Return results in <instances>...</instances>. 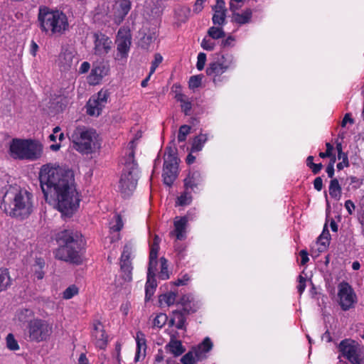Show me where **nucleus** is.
Instances as JSON below:
<instances>
[{"instance_id":"nucleus-1","label":"nucleus","mask_w":364,"mask_h":364,"mask_svg":"<svg viewBox=\"0 0 364 364\" xmlns=\"http://www.w3.org/2000/svg\"><path fill=\"white\" fill-rule=\"evenodd\" d=\"M38 178L47 203L55 205L65 215L70 216L77 210L80 198L73 187L71 171L48 164L41 166Z\"/></svg>"},{"instance_id":"nucleus-2","label":"nucleus","mask_w":364,"mask_h":364,"mask_svg":"<svg viewBox=\"0 0 364 364\" xmlns=\"http://www.w3.org/2000/svg\"><path fill=\"white\" fill-rule=\"evenodd\" d=\"M77 232L64 230L58 233L56 241L58 248L53 251L56 259L79 265L82 262V245Z\"/></svg>"},{"instance_id":"nucleus-3","label":"nucleus","mask_w":364,"mask_h":364,"mask_svg":"<svg viewBox=\"0 0 364 364\" xmlns=\"http://www.w3.org/2000/svg\"><path fill=\"white\" fill-rule=\"evenodd\" d=\"M37 26L41 33L49 36H61L69 28L66 14L57 9L40 6L37 16Z\"/></svg>"},{"instance_id":"nucleus-4","label":"nucleus","mask_w":364,"mask_h":364,"mask_svg":"<svg viewBox=\"0 0 364 364\" xmlns=\"http://www.w3.org/2000/svg\"><path fill=\"white\" fill-rule=\"evenodd\" d=\"M135 152L132 147L125 156L124 167L120 176L118 190L123 198H128L134 191L138 181V164L134 159Z\"/></svg>"},{"instance_id":"nucleus-5","label":"nucleus","mask_w":364,"mask_h":364,"mask_svg":"<svg viewBox=\"0 0 364 364\" xmlns=\"http://www.w3.org/2000/svg\"><path fill=\"white\" fill-rule=\"evenodd\" d=\"M43 148L36 140L12 139L9 148V156L16 160L36 161L42 154Z\"/></svg>"},{"instance_id":"nucleus-6","label":"nucleus","mask_w":364,"mask_h":364,"mask_svg":"<svg viewBox=\"0 0 364 364\" xmlns=\"http://www.w3.org/2000/svg\"><path fill=\"white\" fill-rule=\"evenodd\" d=\"M33 194L26 190L14 188V199L5 211L10 216L23 220L28 218L33 210Z\"/></svg>"},{"instance_id":"nucleus-7","label":"nucleus","mask_w":364,"mask_h":364,"mask_svg":"<svg viewBox=\"0 0 364 364\" xmlns=\"http://www.w3.org/2000/svg\"><path fill=\"white\" fill-rule=\"evenodd\" d=\"M68 135L73 144V149L79 153L89 154L95 151L97 148L96 132L93 129L77 126L72 132L68 133Z\"/></svg>"},{"instance_id":"nucleus-8","label":"nucleus","mask_w":364,"mask_h":364,"mask_svg":"<svg viewBox=\"0 0 364 364\" xmlns=\"http://www.w3.org/2000/svg\"><path fill=\"white\" fill-rule=\"evenodd\" d=\"M218 58L210 62L205 70L206 75L212 78L215 85L225 82L227 78L223 74L229 69L235 66V61L232 54L216 53Z\"/></svg>"},{"instance_id":"nucleus-9","label":"nucleus","mask_w":364,"mask_h":364,"mask_svg":"<svg viewBox=\"0 0 364 364\" xmlns=\"http://www.w3.org/2000/svg\"><path fill=\"white\" fill-rule=\"evenodd\" d=\"M53 333V325L48 321L36 318L26 325L25 335L28 341L40 343L48 340Z\"/></svg>"},{"instance_id":"nucleus-10","label":"nucleus","mask_w":364,"mask_h":364,"mask_svg":"<svg viewBox=\"0 0 364 364\" xmlns=\"http://www.w3.org/2000/svg\"><path fill=\"white\" fill-rule=\"evenodd\" d=\"M357 301V296L353 287L346 282H341L338 286V303L341 309L347 311L354 308Z\"/></svg>"},{"instance_id":"nucleus-11","label":"nucleus","mask_w":364,"mask_h":364,"mask_svg":"<svg viewBox=\"0 0 364 364\" xmlns=\"http://www.w3.org/2000/svg\"><path fill=\"white\" fill-rule=\"evenodd\" d=\"M109 92L101 90L97 95L92 96L87 102V113L90 116H99L107 102Z\"/></svg>"},{"instance_id":"nucleus-12","label":"nucleus","mask_w":364,"mask_h":364,"mask_svg":"<svg viewBox=\"0 0 364 364\" xmlns=\"http://www.w3.org/2000/svg\"><path fill=\"white\" fill-rule=\"evenodd\" d=\"M91 340L96 348L104 350L107 348L109 336L103 323L99 320H95L92 324Z\"/></svg>"},{"instance_id":"nucleus-13","label":"nucleus","mask_w":364,"mask_h":364,"mask_svg":"<svg viewBox=\"0 0 364 364\" xmlns=\"http://www.w3.org/2000/svg\"><path fill=\"white\" fill-rule=\"evenodd\" d=\"M121 277L125 282L132 281L133 266L131 260V251L127 246L124 247L120 257Z\"/></svg>"},{"instance_id":"nucleus-14","label":"nucleus","mask_w":364,"mask_h":364,"mask_svg":"<svg viewBox=\"0 0 364 364\" xmlns=\"http://www.w3.org/2000/svg\"><path fill=\"white\" fill-rule=\"evenodd\" d=\"M92 36L94 53L100 56L107 55L111 50L112 41L110 38L102 32H95Z\"/></svg>"},{"instance_id":"nucleus-15","label":"nucleus","mask_w":364,"mask_h":364,"mask_svg":"<svg viewBox=\"0 0 364 364\" xmlns=\"http://www.w3.org/2000/svg\"><path fill=\"white\" fill-rule=\"evenodd\" d=\"M338 348L342 356L348 361L361 352L358 343L350 338L342 340L338 344Z\"/></svg>"},{"instance_id":"nucleus-16","label":"nucleus","mask_w":364,"mask_h":364,"mask_svg":"<svg viewBox=\"0 0 364 364\" xmlns=\"http://www.w3.org/2000/svg\"><path fill=\"white\" fill-rule=\"evenodd\" d=\"M178 175V161L172 163L164 161L163 166V181L164 183L171 187Z\"/></svg>"},{"instance_id":"nucleus-17","label":"nucleus","mask_w":364,"mask_h":364,"mask_svg":"<svg viewBox=\"0 0 364 364\" xmlns=\"http://www.w3.org/2000/svg\"><path fill=\"white\" fill-rule=\"evenodd\" d=\"M203 183V177L199 171H189L187 176L183 180V186L186 190L196 192Z\"/></svg>"},{"instance_id":"nucleus-18","label":"nucleus","mask_w":364,"mask_h":364,"mask_svg":"<svg viewBox=\"0 0 364 364\" xmlns=\"http://www.w3.org/2000/svg\"><path fill=\"white\" fill-rule=\"evenodd\" d=\"M132 9L130 0H116L114 6V21L120 24Z\"/></svg>"},{"instance_id":"nucleus-19","label":"nucleus","mask_w":364,"mask_h":364,"mask_svg":"<svg viewBox=\"0 0 364 364\" xmlns=\"http://www.w3.org/2000/svg\"><path fill=\"white\" fill-rule=\"evenodd\" d=\"M157 264L151 265L149 264L147 271V279L145 284V301H149L154 294L157 287L155 271Z\"/></svg>"},{"instance_id":"nucleus-20","label":"nucleus","mask_w":364,"mask_h":364,"mask_svg":"<svg viewBox=\"0 0 364 364\" xmlns=\"http://www.w3.org/2000/svg\"><path fill=\"white\" fill-rule=\"evenodd\" d=\"M73 52L70 49L63 50L58 55L57 63L61 71H68L74 66Z\"/></svg>"},{"instance_id":"nucleus-21","label":"nucleus","mask_w":364,"mask_h":364,"mask_svg":"<svg viewBox=\"0 0 364 364\" xmlns=\"http://www.w3.org/2000/svg\"><path fill=\"white\" fill-rule=\"evenodd\" d=\"M135 341L136 346L134 362L137 363L141 360H144L146 355L147 344L145 334L141 331H137Z\"/></svg>"},{"instance_id":"nucleus-22","label":"nucleus","mask_w":364,"mask_h":364,"mask_svg":"<svg viewBox=\"0 0 364 364\" xmlns=\"http://www.w3.org/2000/svg\"><path fill=\"white\" fill-rule=\"evenodd\" d=\"M179 303L183 306L182 310L186 314H194L200 307L199 301L196 300L191 294L183 295L180 299Z\"/></svg>"},{"instance_id":"nucleus-23","label":"nucleus","mask_w":364,"mask_h":364,"mask_svg":"<svg viewBox=\"0 0 364 364\" xmlns=\"http://www.w3.org/2000/svg\"><path fill=\"white\" fill-rule=\"evenodd\" d=\"M188 218L186 216L176 217L174 220V230L171 232V235H175L178 240H183L186 237V229L188 224Z\"/></svg>"},{"instance_id":"nucleus-24","label":"nucleus","mask_w":364,"mask_h":364,"mask_svg":"<svg viewBox=\"0 0 364 364\" xmlns=\"http://www.w3.org/2000/svg\"><path fill=\"white\" fill-rule=\"evenodd\" d=\"M131 38L125 36L117 38V57L116 59L119 60L127 58L130 49Z\"/></svg>"},{"instance_id":"nucleus-25","label":"nucleus","mask_w":364,"mask_h":364,"mask_svg":"<svg viewBox=\"0 0 364 364\" xmlns=\"http://www.w3.org/2000/svg\"><path fill=\"white\" fill-rule=\"evenodd\" d=\"M186 315L187 314L182 309L173 311L169 321L170 326L175 325L177 329L186 331Z\"/></svg>"},{"instance_id":"nucleus-26","label":"nucleus","mask_w":364,"mask_h":364,"mask_svg":"<svg viewBox=\"0 0 364 364\" xmlns=\"http://www.w3.org/2000/svg\"><path fill=\"white\" fill-rule=\"evenodd\" d=\"M164 348L167 353L172 354L175 358L181 355L186 351L182 342L174 338L170 339L169 342L164 346Z\"/></svg>"},{"instance_id":"nucleus-27","label":"nucleus","mask_w":364,"mask_h":364,"mask_svg":"<svg viewBox=\"0 0 364 364\" xmlns=\"http://www.w3.org/2000/svg\"><path fill=\"white\" fill-rule=\"evenodd\" d=\"M213 343L209 337H205L203 341L198 346H194L196 355L198 359H205L206 353L211 350Z\"/></svg>"},{"instance_id":"nucleus-28","label":"nucleus","mask_w":364,"mask_h":364,"mask_svg":"<svg viewBox=\"0 0 364 364\" xmlns=\"http://www.w3.org/2000/svg\"><path fill=\"white\" fill-rule=\"evenodd\" d=\"M46 262L42 257H36L34 264L31 267L33 276L38 280L42 279L45 276Z\"/></svg>"},{"instance_id":"nucleus-29","label":"nucleus","mask_w":364,"mask_h":364,"mask_svg":"<svg viewBox=\"0 0 364 364\" xmlns=\"http://www.w3.org/2000/svg\"><path fill=\"white\" fill-rule=\"evenodd\" d=\"M161 239L158 235H155L152 243L150 245V252L149 257V264L151 265L158 264L157 257L159 250V243Z\"/></svg>"},{"instance_id":"nucleus-30","label":"nucleus","mask_w":364,"mask_h":364,"mask_svg":"<svg viewBox=\"0 0 364 364\" xmlns=\"http://www.w3.org/2000/svg\"><path fill=\"white\" fill-rule=\"evenodd\" d=\"M176 101L181 102V111L185 115L189 116L192 109V102L188 97L181 92H178L175 95Z\"/></svg>"},{"instance_id":"nucleus-31","label":"nucleus","mask_w":364,"mask_h":364,"mask_svg":"<svg viewBox=\"0 0 364 364\" xmlns=\"http://www.w3.org/2000/svg\"><path fill=\"white\" fill-rule=\"evenodd\" d=\"M252 15V12L250 9L245 10L242 14L234 12L232 16V21L243 25L250 21Z\"/></svg>"},{"instance_id":"nucleus-32","label":"nucleus","mask_w":364,"mask_h":364,"mask_svg":"<svg viewBox=\"0 0 364 364\" xmlns=\"http://www.w3.org/2000/svg\"><path fill=\"white\" fill-rule=\"evenodd\" d=\"M328 191L330 196L337 200H339L342 195V188L337 178H332L330 181Z\"/></svg>"},{"instance_id":"nucleus-33","label":"nucleus","mask_w":364,"mask_h":364,"mask_svg":"<svg viewBox=\"0 0 364 364\" xmlns=\"http://www.w3.org/2000/svg\"><path fill=\"white\" fill-rule=\"evenodd\" d=\"M35 316L34 311L31 309H20L16 312V318L18 321L21 323H27L31 320H33Z\"/></svg>"},{"instance_id":"nucleus-34","label":"nucleus","mask_w":364,"mask_h":364,"mask_svg":"<svg viewBox=\"0 0 364 364\" xmlns=\"http://www.w3.org/2000/svg\"><path fill=\"white\" fill-rule=\"evenodd\" d=\"M207 134H200L193 139L191 152H198L203 148L205 143L208 141Z\"/></svg>"},{"instance_id":"nucleus-35","label":"nucleus","mask_w":364,"mask_h":364,"mask_svg":"<svg viewBox=\"0 0 364 364\" xmlns=\"http://www.w3.org/2000/svg\"><path fill=\"white\" fill-rule=\"evenodd\" d=\"M11 282L12 279L9 269L6 268L0 269V292L6 290L11 285Z\"/></svg>"},{"instance_id":"nucleus-36","label":"nucleus","mask_w":364,"mask_h":364,"mask_svg":"<svg viewBox=\"0 0 364 364\" xmlns=\"http://www.w3.org/2000/svg\"><path fill=\"white\" fill-rule=\"evenodd\" d=\"M192 202V196L191 190H186L177 197L176 206H185L191 204Z\"/></svg>"},{"instance_id":"nucleus-37","label":"nucleus","mask_w":364,"mask_h":364,"mask_svg":"<svg viewBox=\"0 0 364 364\" xmlns=\"http://www.w3.org/2000/svg\"><path fill=\"white\" fill-rule=\"evenodd\" d=\"M214 14L212 17L213 23L222 26L226 23V11L213 10Z\"/></svg>"},{"instance_id":"nucleus-38","label":"nucleus","mask_w":364,"mask_h":364,"mask_svg":"<svg viewBox=\"0 0 364 364\" xmlns=\"http://www.w3.org/2000/svg\"><path fill=\"white\" fill-rule=\"evenodd\" d=\"M208 36L213 40H218L225 36V32L222 27L211 26L208 30Z\"/></svg>"},{"instance_id":"nucleus-39","label":"nucleus","mask_w":364,"mask_h":364,"mask_svg":"<svg viewBox=\"0 0 364 364\" xmlns=\"http://www.w3.org/2000/svg\"><path fill=\"white\" fill-rule=\"evenodd\" d=\"M102 72L103 70L100 67L92 68L88 77L89 82L92 85L99 83L103 77Z\"/></svg>"},{"instance_id":"nucleus-40","label":"nucleus","mask_w":364,"mask_h":364,"mask_svg":"<svg viewBox=\"0 0 364 364\" xmlns=\"http://www.w3.org/2000/svg\"><path fill=\"white\" fill-rule=\"evenodd\" d=\"M177 296V294L173 291H169L166 294L159 296V302L162 305L163 304H166L168 306L173 305Z\"/></svg>"},{"instance_id":"nucleus-41","label":"nucleus","mask_w":364,"mask_h":364,"mask_svg":"<svg viewBox=\"0 0 364 364\" xmlns=\"http://www.w3.org/2000/svg\"><path fill=\"white\" fill-rule=\"evenodd\" d=\"M203 359H198L196 355V351L193 347L191 350L187 352L181 358V362L183 364H195L197 361L202 360Z\"/></svg>"},{"instance_id":"nucleus-42","label":"nucleus","mask_w":364,"mask_h":364,"mask_svg":"<svg viewBox=\"0 0 364 364\" xmlns=\"http://www.w3.org/2000/svg\"><path fill=\"white\" fill-rule=\"evenodd\" d=\"M179 159L177 157L176 149L171 146H167L166 148L164 154V161L166 163H172L173 161H178Z\"/></svg>"},{"instance_id":"nucleus-43","label":"nucleus","mask_w":364,"mask_h":364,"mask_svg":"<svg viewBox=\"0 0 364 364\" xmlns=\"http://www.w3.org/2000/svg\"><path fill=\"white\" fill-rule=\"evenodd\" d=\"M168 260L162 257L160 258L161 271L159 274V279L162 280H166L169 278L168 272Z\"/></svg>"},{"instance_id":"nucleus-44","label":"nucleus","mask_w":364,"mask_h":364,"mask_svg":"<svg viewBox=\"0 0 364 364\" xmlns=\"http://www.w3.org/2000/svg\"><path fill=\"white\" fill-rule=\"evenodd\" d=\"M330 238L331 235L327 228V225L325 224L323 230L320 236L318 237V240L321 243V245H323L324 248H326L330 243Z\"/></svg>"},{"instance_id":"nucleus-45","label":"nucleus","mask_w":364,"mask_h":364,"mask_svg":"<svg viewBox=\"0 0 364 364\" xmlns=\"http://www.w3.org/2000/svg\"><path fill=\"white\" fill-rule=\"evenodd\" d=\"M168 316L166 314L160 313L153 320V327L161 328L167 322Z\"/></svg>"},{"instance_id":"nucleus-46","label":"nucleus","mask_w":364,"mask_h":364,"mask_svg":"<svg viewBox=\"0 0 364 364\" xmlns=\"http://www.w3.org/2000/svg\"><path fill=\"white\" fill-rule=\"evenodd\" d=\"M191 127L188 125L184 124L179 127L177 139L178 142L185 141L187 135L190 133Z\"/></svg>"},{"instance_id":"nucleus-47","label":"nucleus","mask_w":364,"mask_h":364,"mask_svg":"<svg viewBox=\"0 0 364 364\" xmlns=\"http://www.w3.org/2000/svg\"><path fill=\"white\" fill-rule=\"evenodd\" d=\"M6 346L11 350H17L19 349V345L12 333L6 336Z\"/></svg>"},{"instance_id":"nucleus-48","label":"nucleus","mask_w":364,"mask_h":364,"mask_svg":"<svg viewBox=\"0 0 364 364\" xmlns=\"http://www.w3.org/2000/svg\"><path fill=\"white\" fill-rule=\"evenodd\" d=\"M78 294V288L75 285L68 287L63 293L65 299H70Z\"/></svg>"},{"instance_id":"nucleus-49","label":"nucleus","mask_w":364,"mask_h":364,"mask_svg":"<svg viewBox=\"0 0 364 364\" xmlns=\"http://www.w3.org/2000/svg\"><path fill=\"white\" fill-rule=\"evenodd\" d=\"M163 57L160 53H156L154 55V60L151 62V66L150 68V75H153L158 66L162 63Z\"/></svg>"},{"instance_id":"nucleus-50","label":"nucleus","mask_w":364,"mask_h":364,"mask_svg":"<svg viewBox=\"0 0 364 364\" xmlns=\"http://www.w3.org/2000/svg\"><path fill=\"white\" fill-rule=\"evenodd\" d=\"M200 46L204 50L211 51L214 50L215 47V43L212 38L210 39L205 37L202 40Z\"/></svg>"},{"instance_id":"nucleus-51","label":"nucleus","mask_w":364,"mask_h":364,"mask_svg":"<svg viewBox=\"0 0 364 364\" xmlns=\"http://www.w3.org/2000/svg\"><path fill=\"white\" fill-rule=\"evenodd\" d=\"M114 220H115V225H113L111 227V229L114 232H119L123 228V226H124V223H123L122 218L121 215L116 214L114 215Z\"/></svg>"},{"instance_id":"nucleus-52","label":"nucleus","mask_w":364,"mask_h":364,"mask_svg":"<svg viewBox=\"0 0 364 364\" xmlns=\"http://www.w3.org/2000/svg\"><path fill=\"white\" fill-rule=\"evenodd\" d=\"M202 78L199 75H193L190 77L188 85L191 89L198 88L201 85Z\"/></svg>"},{"instance_id":"nucleus-53","label":"nucleus","mask_w":364,"mask_h":364,"mask_svg":"<svg viewBox=\"0 0 364 364\" xmlns=\"http://www.w3.org/2000/svg\"><path fill=\"white\" fill-rule=\"evenodd\" d=\"M338 159L341 160V162L338 163L336 165L338 170L341 171L343 169L344 167H348L350 166L347 153L341 155V157L338 158Z\"/></svg>"},{"instance_id":"nucleus-54","label":"nucleus","mask_w":364,"mask_h":364,"mask_svg":"<svg viewBox=\"0 0 364 364\" xmlns=\"http://www.w3.org/2000/svg\"><path fill=\"white\" fill-rule=\"evenodd\" d=\"M206 62V54L199 53L197 57L196 68L198 70H203Z\"/></svg>"},{"instance_id":"nucleus-55","label":"nucleus","mask_w":364,"mask_h":364,"mask_svg":"<svg viewBox=\"0 0 364 364\" xmlns=\"http://www.w3.org/2000/svg\"><path fill=\"white\" fill-rule=\"evenodd\" d=\"M326 151H324V152H320L318 154L319 157H321L322 159L332 156V151L333 150V145L331 143L327 142V143H326Z\"/></svg>"},{"instance_id":"nucleus-56","label":"nucleus","mask_w":364,"mask_h":364,"mask_svg":"<svg viewBox=\"0 0 364 364\" xmlns=\"http://www.w3.org/2000/svg\"><path fill=\"white\" fill-rule=\"evenodd\" d=\"M347 180H350V185L352 186L353 190L359 188L363 183L361 179L354 176H350Z\"/></svg>"},{"instance_id":"nucleus-57","label":"nucleus","mask_w":364,"mask_h":364,"mask_svg":"<svg viewBox=\"0 0 364 364\" xmlns=\"http://www.w3.org/2000/svg\"><path fill=\"white\" fill-rule=\"evenodd\" d=\"M298 282H299V284L297 286V290H298V292L299 293V294L301 295L306 289V279L302 275H299L298 277Z\"/></svg>"},{"instance_id":"nucleus-58","label":"nucleus","mask_w":364,"mask_h":364,"mask_svg":"<svg viewBox=\"0 0 364 364\" xmlns=\"http://www.w3.org/2000/svg\"><path fill=\"white\" fill-rule=\"evenodd\" d=\"M235 41V38L232 36H229L227 38L223 39L220 42V47L225 48L228 47L233 46V43Z\"/></svg>"},{"instance_id":"nucleus-59","label":"nucleus","mask_w":364,"mask_h":364,"mask_svg":"<svg viewBox=\"0 0 364 364\" xmlns=\"http://www.w3.org/2000/svg\"><path fill=\"white\" fill-rule=\"evenodd\" d=\"M349 362L350 364H364V353L361 351L355 357L352 358Z\"/></svg>"},{"instance_id":"nucleus-60","label":"nucleus","mask_w":364,"mask_h":364,"mask_svg":"<svg viewBox=\"0 0 364 364\" xmlns=\"http://www.w3.org/2000/svg\"><path fill=\"white\" fill-rule=\"evenodd\" d=\"M57 137L58 138V140H59V143L58 144H51L50 146V149L53 151H58L60 147H61V144H60V142L65 139V136H64V134L63 133H60L58 134V136H57Z\"/></svg>"},{"instance_id":"nucleus-61","label":"nucleus","mask_w":364,"mask_h":364,"mask_svg":"<svg viewBox=\"0 0 364 364\" xmlns=\"http://www.w3.org/2000/svg\"><path fill=\"white\" fill-rule=\"evenodd\" d=\"M190 277L188 274H184L181 278H178L175 282L174 284L177 287L186 285L188 282L189 281Z\"/></svg>"},{"instance_id":"nucleus-62","label":"nucleus","mask_w":364,"mask_h":364,"mask_svg":"<svg viewBox=\"0 0 364 364\" xmlns=\"http://www.w3.org/2000/svg\"><path fill=\"white\" fill-rule=\"evenodd\" d=\"M212 10L216 11H226L225 3L223 0H216L215 5L212 6Z\"/></svg>"},{"instance_id":"nucleus-63","label":"nucleus","mask_w":364,"mask_h":364,"mask_svg":"<svg viewBox=\"0 0 364 364\" xmlns=\"http://www.w3.org/2000/svg\"><path fill=\"white\" fill-rule=\"evenodd\" d=\"M299 255L301 257V264L305 265L309 260V253H308L307 250H301L299 252Z\"/></svg>"},{"instance_id":"nucleus-64","label":"nucleus","mask_w":364,"mask_h":364,"mask_svg":"<svg viewBox=\"0 0 364 364\" xmlns=\"http://www.w3.org/2000/svg\"><path fill=\"white\" fill-rule=\"evenodd\" d=\"M314 187L317 191H321L323 188V180L321 177L318 176L314 181Z\"/></svg>"}]
</instances>
